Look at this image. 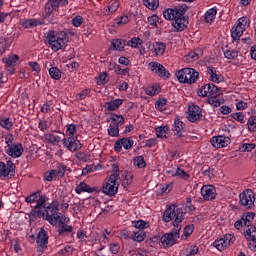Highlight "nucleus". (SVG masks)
Here are the masks:
<instances>
[{
    "instance_id": "nucleus-1",
    "label": "nucleus",
    "mask_w": 256,
    "mask_h": 256,
    "mask_svg": "<svg viewBox=\"0 0 256 256\" xmlns=\"http://www.w3.org/2000/svg\"><path fill=\"white\" fill-rule=\"evenodd\" d=\"M36 215L39 219H45L50 225H63L71 223V218L59 213V202L53 200L52 203L45 202L39 210H36Z\"/></svg>"
},
{
    "instance_id": "nucleus-2",
    "label": "nucleus",
    "mask_w": 256,
    "mask_h": 256,
    "mask_svg": "<svg viewBox=\"0 0 256 256\" xmlns=\"http://www.w3.org/2000/svg\"><path fill=\"white\" fill-rule=\"evenodd\" d=\"M67 32L50 30L46 33V41L50 49L57 53V51H63L67 47Z\"/></svg>"
},
{
    "instance_id": "nucleus-3",
    "label": "nucleus",
    "mask_w": 256,
    "mask_h": 256,
    "mask_svg": "<svg viewBox=\"0 0 256 256\" xmlns=\"http://www.w3.org/2000/svg\"><path fill=\"white\" fill-rule=\"evenodd\" d=\"M162 219L164 223H171V221L175 219L173 226L181 227V223L183 222V219H185V213H183L181 208L177 207L175 204H172L164 211Z\"/></svg>"
},
{
    "instance_id": "nucleus-4",
    "label": "nucleus",
    "mask_w": 256,
    "mask_h": 256,
    "mask_svg": "<svg viewBox=\"0 0 256 256\" xmlns=\"http://www.w3.org/2000/svg\"><path fill=\"white\" fill-rule=\"evenodd\" d=\"M251 27V19L243 16L239 18L231 28L232 41H240L243 33Z\"/></svg>"
},
{
    "instance_id": "nucleus-5",
    "label": "nucleus",
    "mask_w": 256,
    "mask_h": 256,
    "mask_svg": "<svg viewBox=\"0 0 256 256\" xmlns=\"http://www.w3.org/2000/svg\"><path fill=\"white\" fill-rule=\"evenodd\" d=\"M120 181L121 177L118 173L111 174L102 187V193H104L105 195H109V197L117 195V192L119 191Z\"/></svg>"
},
{
    "instance_id": "nucleus-6",
    "label": "nucleus",
    "mask_w": 256,
    "mask_h": 256,
    "mask_svg": "<svg viewBox=\"0 0 256 256\" xmlns=\"http://www.w3.org/2000/svg\"><path fill=\"white\" fill-rule=\"evenodd\" d=\"M175 75L179 83L187 85H193V83H197V79H199V73L193 68L180 69Z\"/></svg>"
},
{
    "instance_id": "nucleus-7",
    "label": "nucleus",
    "mask_w": 256,
    "mask_h": 256,
    "mask_svg": "<svg viewBox=\"0 0 256 256\" xmlns=\"http://www.w3.org/2000/svg\"><path fill=\"white\" fill-rule=\"evenodd\" d=\"M180 231L181 226H177L170 233L164 234L160 239L162 247H173V245L177 244L179 237H181Z\"/></svg>"
},
{
    "instance_id": "nucleus-8",
    "label": "nucleus",
    "mask_w": 256,
    "mask_h": 256,
    "mask_svg": "<svg viewBox=\"0 0 256 256\" xmlns=\"http://www.w3.org/2000/svg\"><path fill=\"white\" fill-rule=\"evenodd\" d=\"M110 121L108 135H110V137H119V125H123V123H125V117H123V115L113 113L110 115Z\"/></svg>"
},
{
    "instance_id": "nucleus-9",
    "label": "nucleus",
    "mask_w": 256,
    "mask_h": 256,
    "mask_svg": "<svg viewBox=\"0 0 256 256\" xmlns=\"http://www.w3.org/2000/svg\"><path fill=\"white\" fill-rule=\"evenodd\" d=\"M26 203H36L35 209L36 211L39 210L49 199L47 198V195L43 194L41 190H37L36 192L30 194L29 196L25 197Z\"/></svg>"
},
{
    "instance_id": "nucleus-10",
    "label": "nucleus",
    "mask_w": 256,
    "mask_h": 256,
    "mask_svg": "<svg viewBox=\"0 0 256 256\" xmlns=\"http://www.w3.org/2000/svg\"><path fill=\"white\" fill-rule=\"evenodd\" d=\"M185 16V8L182 6L168 8L163 11V17L166 21H177V19H181V17Z\"/></svg>"
},
{
    "instance_id": "nucleus-11",
    "label": "nucleus",
    "mask_w": 256,
    "mask_h": 256,
    "mask_svg": "<svg viewBox=\"0 0 256 256\" xmlns=\"http://www.w3.org/2000/svg\"><path fill=\"white\" fill-rule=\"evenodd\" d=\"M148 69H150V71L154 73V75H157L161 79H169V77H171V73H169V70L165 69V66H163L159 62H150L148 64Z\"/></svg>"
},
{
    "instance_id": "nucleus-12",
    "label": "nucleus",
    "mask_w": 256,
    "mask_h": 256,
    "mask_svg": "<svg viewBox=\"0 0 256 256\" xmlns=\"http://www.w3.org/2000/svg\"><path fill=\"white\" fill-rule=\"evenodd\" d=\"M68 3L67 0H49L45 5L44 17H51L54 11H58L60 7H65Z\"/></svg>"
},
{
    "instance_id": "nucleus-13",
    "label": "nucleus",
    "mask_w": 256,
    "mask_h": 256,
    "mask_svg": "<svg viewBox=\"0 0 256 256\" xmlns=\"http://www.w3.org/2000/svg\"><path fill=\"white\" fill-rule=\"evenodd\" d=\"M235 243V237L232 234H226L223 238L214 241L213 246L218 251H225L227 247H231Z\"/></svg>"
},
{
    "instance_id": "nucleus-14",
    "label": "nucleus",
    "mask_w": 256,
    "mask_h": 256,
    "mask_svg": "<svg viewBox=\"0 0 256 256\" xmlns=\"http://www.w3.org/2000/svg\"><path fill=\"white\" fill-rule=\"evenodd\" d=\"M133 145H135V141H133V138H121L115 141L114 151H116V153H121L123 149L129 151V149H131Z\"/></svg>"
},
{
    "instance_id": "nucleus-15",
    "label": "nucleus",
    "mask_w": 256,
    "mask_h": 256,
    "mask_svg": "<svg viewBox=\"0 0 256 256\" xmlns=\"http://www.w3.org/2000/svg\"><path fill=\"white\" fill-rule=\"evenodd\" d=\"M240 204L248 209L255 205V192L253 190H245L240 194Z\"/></svg>"
},
{
    "instance_id": "nucleus-16",
    "label": "nucleus",
    "mask_w": 256,
    "mask_h": 256,
    "mask_svg": "<svg viewBox=\"0 0 256 256\" xmlns=\"http://www.w3.org/2000/svg\"><path fill=\"white\" fill-rule=\"evenodd\" d=\"M203 117V110L201 107L195 104H191L188 106L187 119L191 123H195V121H199Z\"/></svg>"
},
{
    "instance_id": "nucleus-17",
    "label": "nucleus",
    "mask_w": 256,
    "mask_h": 256,
    "mask_svg": "<svg viewBox=\"0 0 256 256\" xmlns=\"http://www.w3.org/2000/svg\"><path fill=\"white\" fill-rule=\"evenodd\" d=\"M244 236L251 251H256V227L244 228Z\"/></svg>"
},
{
    "instance_id": "nucleus-18",
    "label": "nucleus",
    "mask_w": 256,
    "mask_h": 256,
    "mask_svg": "<svg viewBox=\"0 0 256 256\" xmlns=\"http://www.w3.org/2000/svg\"><path fill=\"white\" fill-rule=\"evenodd\" d=\"M62 144L71 152L79 151V149H81V141L77 140V138L66 137L62 139Z\"/></svg>"
},
{
    "instance_id": "nucleus-19",
    "label": "nucleus",
    "mask_w": 256,
    "mask_h": 256,
    "mask_svg": "<svg viewBox=\"0 0 256 256\" xmlns=\"http://www.w3.org/2000/svg\"><path fill=\"white\" fill-rule=\"evenodd\" d=\"M217 93H219V88L215 84H205L198 90L199 97H211Z\"/></svg>"
},
{
    "instance_id": "nucleus-20",
    "label": "nucleus",
    "mask_w": 256,
    "mask_h": 256,
    "mask_svg": "<svg viewBox=\"0 0 256 256\" xmlns=\"http://www.w3.org/2000/svg\"><path fill=\"white\" fill-rule=\"evenodd\" d=\"M210 143L212 146H214L216 149H223V147H227L231 143V138L228 136H214L210 140Z\"/></svg>"
},
{
    "instance_id": "nucleus-21",
    "label": "nucleus",
    "mask_w": 256,
    "mask_h": 256,
    "mask_svg": "<svg viewBox=\"0 0 256 256\" xmlns=\"http://www.w3.org/2000/svg\"><path fill=\"white\" fill-rule=\"evenodd\" d=\"M201 195L205 201H213L217 197V190L213 185H204L201 188Z\"/></svg>"
},
{
    "instance_id": "nucleus-22",
    "label": "nucleus",
    "mask_w": 256,
    "mask_h": 256,
    "mask_svg": "<svg viewBox=\"0 0 256 256\" xmlns=\"http://www.w3.org/2000/svg\"><path fill=\"white\" fill-rule=\"evenodd\" d=\"M13 175H15L13 162L8 161L7 164L0 162V177H13Z\"/></svg>"
},
{
    "instance_id": "nucleus-23",
    "label": "nucleus",
    "mask_w": 256,
    "mask_h": 256,
    "mask_svg": "<svg viewBox=\"0 0 256 256\" xmlns=\"http://www.w3.org/2000/svg\"><path fill=\"white\" fill-rule=\"evenodd\" d=\"M23 145L16 143L12 146H9V148H6V153L9 155V157H13V159H18V157H21L23 155Z\"/></svg>"
},
{
    "instance_id": "nucleus-24",
    "label": "nucleus",
    "mask_w": 256,
    "mask_h": 256,
    "mask_svg": "<svg viewBox=\"0 0 256 256\" xmlns=\"http://www.w3.org/2000/svg\"><path fill=\"white\" fill-rule=\"evenodd\" d=\"M166 174H168L169 177H179V179H183L184 181H187L190 177V175L180 167L170 168L166 171Z\"/></svg>"
},
{
    "instance_id": "nucleus-25",
    "label": "nucleus",
    "mask_w": 256,
    "mask_h": 256,
    "mask_svg": "<svg viewBox=\"0 0 256 256\" xmlns=\"http://www.w3.org/2000/svg\"><path fill=\"white\" fill-rule=\"evenodd\" d=\"M36 243L40 249H45L47 247V243H49V236L47 235V231H45V228H40Z\"/></svg>"
},
{
    "instance_id": "nucleus-26",
    "label": "nucleus",
    "mask_w": 256,
    "mask_h": 256,
    "mask_svg": "<svg viewBox=\"0 0 256 256\" xmlns=\"http://www.w3.org/2000/svg\"><path fill=\"white\" fill-rule=\"evenodd\" d=\"M187 25H189V20H187L185 16H182L172 22V27L176 33L185 31V29H187Z\"/></svg>"
},
{
    "instance_id": "nucleus-27",
    "label": "nucleus",
    "mask_w": 256,
    "mask_h": 256,
    "mask_svg": "<svg viewBox=\"0 0 256 256\" xmlns=\"http://www.w3.org/2000/svg\"><path fill=\"white\" fill-rule=\"evenodd\" d=\"M207 73L210 75V81L213 83H223L225 79L223 75H221V72L217 71L213 66L207 68Z\"/></svg>"
},
{
    "instance_id": "nucleus-28",
    "label": "nucleus",
    "mask_w": 256,
    "mask_h": 256,
    "mask_svg": "<svg viewBox=\"0 0 256 256\" xmlns=\"http://www.w3.org/2000/svg\"><path fill=\"white\" fill-rule=\"evenodd\" d=\"M166 50H167V46L163 42H155L152 45V53L156 57H163V55H165Z\"/></svg>"
},
{
    "instance_id": "nucleus-29",
    "label": "nucleus",
    "mask_w": 256,
    "mask_h": 256,
    "mask_svg": "<svg viewBox=\"0 0 256 256\" xmlns=\"http://www.w3.org/2000/svg\"><path fill=\"white\" fill-rule=\"evenodd\" d=\"M123 105V99L117 98L112 101H108L104 103V109L106 111H117Z\"/></svg>"
},
{
    "instance_id": "nucleus-30",
    "label": "nucleus",
    "mask_w": 256,
    "mask_h": 256,
    "mask_svg": "<svg viewBox=\"0 0 256 256\" xmlns=\"http://www.w3.org/2000/svg\"><path fill=\"white\" fill-rule=\"evenodd\" d=\"M20 25L22 29H33V27H38V25H43V22H41V20L31 18V19L21 21Z\"/></svg>"
},
{
    "instance_id": "nucleus-31",
    "label": "nucleus",
    "mask_w": 256,
    "mask_h": 256,
    "mask_svg": "<svg viewBox=\"0 0 256 256\" xmlns=\"http://www.w3.org/2000/svg\"><path fill=\"white\" fill-rule=\"evenodd\" d=\"M217 7H213L208 9L204 14V21L211 25V23H215V19L217 18Z\"/></svg>"
},
{
    "instance_id": "nucleus-32",
    "label": "nucleus",
    "mask_w": 256,
    "mask_h": 256,
    "mask_svg": "<svg viewBox=\"0 0 256 256\" xmlns=\"http://www.w3.org/2000/svg\"><path fill=\"white\" fill-rule=\"evenodd\" d=\"M78 135H79V126L78 125H76V124L66 125V132H65L66 137L77 138Z\"/></svg>"
},
{
    "instance_id": "nucleus-33",
    "label": "nucleus",
    "mask_w": 256,
    "mask_h": 256,
    "mask_svg": "<svg viewBox=\"0 0 256 256\" xmlns=\"http://www.w3.org/2000/svg\"><path fill=\"white\" fill-rule=\"evenodd\" d=\"M75 191L77 195H81V193H93L95 188L90 187L85 182H80L76 187Z\"/></svg>"
},
{
    "instance_id": "nucleus-34",
    "label": "nucleus",
    "mask_w": 256,
    "mask_h": 256,
    "mask_svg": "<svg viewBox=\"0 0 256 256\" xmlns=\"http://www.w3.org/2000/svg\"><path fill=\"white\" fill-rule=\"evenodd\" d=\"M241 219L244 220L245 229H251V227H255L254 225H251V221H253V219H255V213L247 212L242 215Z\"/></svg>"
},
{
    "instance_id": "nucleus-35",
    "label": "nucleus",
    "mask_w": 256,
    "mask_h": 256,
    "mask_svg": "<svg viewBox=\"0 0 256 256\" xmlns=\"http://www.w3.org/2000/svg\"><path fill=\"white\" fill-rule=\"evenodd\" d=\"M174 135H176V137H183V133H184V127H183V122L179 119H176L174 121Z\"/></svg>"
},
{
    "instance_id": "nucleus-36",
    "label": "nucleus",
    "mask_w": 256,
    "mask_h": 256,
    "mask_svg": "<svg viewBox=\"0 0 256 256\" xmlns=\"http://www.w3.org/2000/svg\"><path fill=\"white\" fill-rule=\"evenodd\" d=\"M96 85H106L109 83V74L107 72H100L95 77Z\"/></svg>"
},
{
    "instance_id": "nucleus-37",
    "label": "nucleus",
    "mask_w": 256,
    "mask_h": 256,
    "mask_svg": "<svg viewBox=\"0 0 256 256\" xmlns=\"http://www.w3.org/2000/svg\"><path fill=\"white\" fill-rule=\"evenodd\" d=\"M160 92L161 87L157 84L145 88L146 95H149L150 97H155V95H159Z\"/></svg>"
},
{
    "instance_id": "nucleus-38",
    "label": "nucleus",
    "mask_w": 256,
    "mask_h": 256,
    "mask_svg": "<svg viewBox=\"0 0 256 256\" xmlns=\"http://www.w3.org/2000/svg\"><path fill=\"white\" fill-rule=\"evenodd\" d=\"M54 171L56 173V177L62 178V177H65V173H67V171L71 173V168H68L63 164H58V166L56 167V169H54Z\"/></svg>"
},
{
    "instance_id": "nucleus-39",
    "label": "nucleus",
    "mask_w": 256,
    "mask_h": 256,
    "mask_svg": "<svg viewBox=\"0 0 256 256\" xmlns=\"http://www.w3.org/2000/svg\"><path fill=\"white\" fill-rule=\"evenodd\" d=\"M169 134V126H159L156 128V136L165 139Z\"/></svg>"
},
{
    "instance_id": "nucleus-40",
    "label": "nucleus",
    "mask_w": 256,
    "mask_h": 256,
    "mask_svg": "<svg viewBox=\"0 0 256 256\" xmlns=\"http://www.w3.org/2000/svg\"><path fill=\"white\" fill-rule=\"evenodd\" d=\"M141 45H143V40H141L139 37H133L127 42V46L131 47L132 49H139Z\"/></svg>"
},
{
    "instance_id": "nucleus-41",
    "label": "nucleus",
    "mask_w": 256,
    "mask_h": 256,
    "mask_svg": "<svg viewBox=\"0 0 256 256\" xmlns=\"http://www.w3.org/2000/svg\"><path fill=\"white\" fill-rule=\"evenodd\" d=\"M60 227L58 229L59 235H65L67 233H73V226L69 225V223L58 224Z\"/></svg>"
},
{
    "instance_id": "nucleus-42",
    "label": "nucleus",
    "mask_w": 256,
    "mask_h": 256,
    "mask_svg": "<svg viewBox=\"0 0 256 256\" xmlns=\"http://www.w3.org/2000/svg\"><path fill=\"white\" fill-rule=\"evenodd\" d=\"M3 61L8 65V67H14V65L19 61V56L13 54L3 58Z\"/></svg>"
},
{
    "instance_id": "nucleus-43",
    "label": "nucleus",
    "mask_w": 256,
    "mask_h": 256,
    "mask_svg": "<svg viewBox=\"0 0 256 256\" xmlns=\"http://www.w3.org/2000/svg\"><path fill=\"white\" fill-rule=\"evenodd\" d=\"M223 53H224L225 59L233 60V59H237V57H239L238 50L227 49V50H224Z\"/></svg>"
},
{
    "instance_id": "nucleus-44",
    "label": "nucleus",
    "mask_w": 256,
    "mask_h": 256,
    "mask_svg": "<svg viewBox=\"0 0 256 256\" xmlns=\"http://www.w3.org/2000/svg\"><path fill=\"white\" fill-rule=\"evenodd\" d=\"M143 4L147 9H150V11H155V9L159 7V0H143Z\"/></svg>"
},
{
    "instance_id": "nucleus-45",
    "label": "nucleus",
    "mask_w": 256,
    "mask_h": 256,
    "mask_svg": "<svg viewBox=\"0 0 256 256\" xmlns=\"http://www.w3.org/2000/svg\"><path fill=\"white\" fill-rule=\"evenodd\" d=\"M112 47L116 51H123L125 49V40L123 39H117L112 41Z\"/></svg>"
},
{
    "instance_id": "nucleus-46",
    "label": "nucleus",
    "mask_w": 256,
    "mask_h": 256,
    "mask_svg": "<svg viewBox=\"0 0 256 256\" xmlns=\"http://www.w3.org/2000/svg\"><path fill=\"white\" fill-rule=\"evenodd\" d=\"M49 75L52 79H55V81H59V79H61V70L57 67H52L49 69Z\"/></svg>"
},
{
    "instance_id": "nucleus-47",
    "label": "nucleus",
    "mask_w": 256,
    "mask_h": 256,
    "mask_svg": "<svg viewBox=\"0 0 256 256\" xmlns=\"http://www.w3.org/2000/svg\"><path fill=\"white\" fill-rule=\"evenodd\" d=\"M43 179L44 181L48 182L54 181V179H58L55 169L45 172L43 175Z\"/></svg>"
},
{
    "instance_id": "nucleus-48",
    "label": "nucleus",
    "mask_w": 256,
    "mask_h": 256,
    "mask_svg": "<svg viewBox=\"0 0 256 256\" xmlns=\"http://www.w3.org/2000/svg\"><path fill=\"white\" fill-rule=\"evenodd\" d=\"M133 163L135 167H138V169H143L147 166V163L145 162V158H143V156L135 157Z\"/></svg>"
},
{
    "instance_id": "nucleus-49",
    "label": "nucleus",
    "mask_w": 256,
    "mask_h": 256,
    "mask_svg": "<svg viewBox=\"0 0 256 256\" xmlns=\"http://www.w3.org/2000/svg\"><path fill=\"white\" fill-rule=\"evenodd\" d=\"M0 127L9 131V129L13 128V121L9 118L0 119Z\"/></svg>"
},
{
    "instance_id": "nucleus-50",
    "label": "nucleus",
    "mask_w": 256,
    "mask_h": 256,
    "mask_svg": "<svg viewBox=\"0 0 256 256\" xmlns=\"http://www.w3.org/2000/svg\"><path fill=\"white\" fill-rule=\"evenodd\" d=\"M145 232L143 230H139L137 232H134V234L132 235V239L134 241H138V243H141V241H145Z\"/></svg>"
},
{
    "instance_id": "nucleus-51",
    "label": "nucleus",
    "mask_w": 256,
    "mask_h": 256,
    "mask_svg": "<svg viewBox=\"0 0 256 256\" xmlns=\"http://www.w3.org/2000/svg\"><path fill=\"white\" fill-rule=\"evenodd\" d=\"M195 229V226H193V224L191 225H187L184 230H183V234L181 236V239H187L188 237H190V235L193 234V230Z\"/></svg>"
},
{
    "instance_id": "nucleus-52",
    "label": "nucleus",
    "mask_w": 256,
    "mask_h": 256,
    "mask_svg": "<svg viewBox=\"0 0 256 256\" xmlns=\"http://www.w3.org/2000/svg\"><path fill=\"white\" fill-rule=\"evenodd\" d=\"M45 139H46V141H48V143H52L53 145H55V143H59L61 141V137H59L58 135H55V134H46Z\"/></svg>"
},
{
    "instance_id": "nucleus-53",
    "label": "nucleus",
    "mask_w": 256,
    "mask_h": 256,
    "mask_svg": "<svg viewBox=\"0 0 256 256\" xmlns=\"http://www.w3.org/2000/svg\"><path fill=\"white\" fill-rule=\"evenodd\" d=\"M248 131L255 132L256 131V115L255 116H250L248 121Z\"/></svg>"
},
{
    "instance_id": "nucleus-54",
    "label": "nucleus",
    "mask_w": 256,
    "mask_h": 256,
    "mask_svg": "<svg viewBox=\"0 0 256 256\" xmlns=\"http://www.w3.org/2000/svg\"><path fill=\"white\" fill-rule=\"evenodd\" d=\"M231 117L238 123H245V115L243 114V112L232 113Z\"/></svg>"
},
{
    "instance_id": "nucleus-55",
    "label": "nucleus",
    "mask_w": 256,
    "mask_h": 256,
    "mask_svg": "<svg viewBox=\"0 0 256 256\" xmlns=\"http://www.w3.org/2000/svg\"><path fill=\"white\" fill-rule=\"evenodd\" d=\"M119 9V2L117 0H111L108 3V11L110 13H115Z\"/></svg>"
},
{
    "instance_id": "nucleus-56",
    "label": "nucleus",
    "mask_w": 256,
    "mask_h": 256,
    "mask_svg": "<svg viewBox=\"0 0 256 256\" xmlns=\"http://www.w3.org/2000/svg\"><path fill=\"white\" fill-rule=\"evenodd\" d=\"M83 21H85L83 16L77 15L72 19V25L73 27H81V25H83Z\"/></svg>"
},
{
    "instance_id": "nucleus-57",
    "label": "nucleus",
    "mask_w": 256,
    "mask_h": 256,
    "mask_svg": "<svg viewBox=\"0 0 256 256\" xmlns=\"http://www.w3.org/2000/svg\"><path fill=\"white\" fill-rule=\"evenodd\" d=\"M134 227L136 229H140V231H143V229H147V227H149V224L143 220H138L135 222Z\"/></svg>"
},
{
    "instance_id": "nucleus-58",
    "label": "nucleus",
    "mask_w": 256,
    "mask_h": 256,
    "mask_svg": "<svg viewBox=\"0 0 256 256\" xmlns=\"http://www.w3.org/2000/svg\"><path fill=\"white\" fill-rule=\"evenodd\" d=\"M131 19H129V16L123 15L120 18L116 19V24L117 25H127Z\"/></svg>"
},
{
    "instance_id": "nucleus-59",
    "label": "nucleus",
    "mask_w": 256,
    "mask_h": 256,
    "mask_svg": "<svg viewBox=\"0 0 256 256\" xmlns=\"http://www.w3.org/2000/svg\"><path fill=\"white\" fill-rule=\"evenodd\" d=\"M120 249H121V246H119L118 243H112V244L109 245V251L113 255H117V253H119Z\"/></svg>"
},
{
    "instance_id": "nucleus-60",
    "label": "nucleus",
    "mask_w": 256,
    "mask_h": 256,
    "mask_svg": "<svg viewBox=\"0 0 256 256\" xmlns=\"http://www.w3.org/2000/svg\"><path fill=\"white\" fill-rule=\"evenodd\" d=\"M159 21V16L152 15L148 17V23L151 27H157V22Z\"/></svg>"
},
{
    "instance_id": "nucleus-61",
    "label": "nucleus",
    "mask_w": 256,
    "mask_h": 256,
    "mask_svg": "<svg viewBox=\"0 0 256 256\" xmlns=\"http://www.w3.org/2000/svg\"><path fill=\"white\" fill-rule=\"evenodd\" d=\"M165 105H167V100L161 99L156 102L155 107L158 111H163V109H165Z\"/></svg>"
},
{
    "instance_id": "nucleus-62",
    "label": "nucleus",
    "mask_w": 256,
    "mask_h": 256,
    "mask_svg": "<svg viewBox=\"0 0 256 256\" xmlns=\"http://www.w3.org/2000/svg\"><path fill=\"white\" fill-rule=\"evenodd\" d=\"M116 73L122 77H125V75H129V68H122L121 66H117Z\"/></svg>"
},
{
    "instance_id": "nucleus-63",
    "label": "nucleus",
    "mask_w": 256,
    "mask_h": 256,
    "mask_svg": "<svg viewBox=\"0 0 256 256\" xmlns=\"http://www.w3.org/2000/svg\"><path fill=\"white\" fill-rule=\"evenodd\" d=\"M173 189V185L171 184H163L161 186V193L164 195H168V193H171V190Z\"/></svg>"
},
{
    "instance_id": "nucleus-64",
    "label": "nucleus",
    "mask_w": 256,
    "mask_h": 256,
    "mask_svg": "<svg viewBox=\"0 0 256 256\" xmlns=\"http://www.w3.org/2000/svg\"><path fill=\"white\" fill-rule=\"evenodd\" d=\"M209 103L212 105V107H219L221 105V99L217 97H211L209 99Z\"/></svg>"
}]
</instances>
